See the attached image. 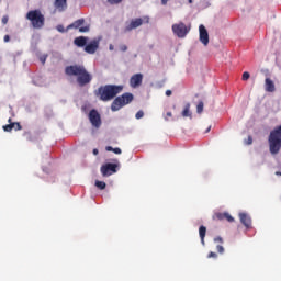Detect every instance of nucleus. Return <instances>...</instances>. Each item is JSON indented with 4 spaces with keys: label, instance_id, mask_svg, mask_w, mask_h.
I'll use <instances>...</instances> for the list:
<instances>
[{
    "label": "nucleus",
    "instance_id": "f257e3e1",
    "mask_svg": "<svg viewBox=\"0 0 281 281\" xmlns=\"http://www.w3.org/2000/svg\"><path fill=\"white\" fill-rule=\"evenodd\" d=\"M65 74L70 78H77V85H79V87H86V85H89L93 80V76H91L82 65L67 66Z\"/></svg>",
    "mask_w": 281,
    "mask_h": 281
},
{
    "label": "nucleus",
    "instance_id": "f03ea898",
    "mask_svg": "<svg viewBox=\"0 0 281 281\" xmlns=\"http://www.w3.org/2000/svg\"><path fill=\"white\" fill-rule=\"evenodd\" d=\"M122 91H124V86L105 85L94 90V95L99 98L101 102H111V100L115 99Z\"/></svg>",
    "mask_w": 281,
    "mask_h": 281
},
{
    "label": "nucleus",
    "instance_id": "7ed1b4c3",
    "mask_svg": "<svg viewBox=\"0 0 281 281\" xmlns=\"http://www.w3.org/2000/svg\"><path fill=\"white\" fill-rule=\"evenodd\" d=\"M27 21L31 22V25L35 30H41L45 25V15L41 12V10H31L26 13Z\"/></svg>",
    "mask_w": 281,
    "mask_h": 281
},
{
    "label": "nucleus",
    "instance_id": "20e7f679",
    "mask_svg": "<svg viewBox=\"0 0 281 281\" xmlns=\"http://www.w3.org/2000/svg\"><path fill=\"white\" fill-rule=\"evenodd\" d=\"M134 97L131 92H125L120 97H116L114 101L111 104V111H120L123 106H126V104H131L133 102Z\"/></svg>",
    "mask_w": 281,
    "mask_h": 281
},
{
    "label": "nucleus",
    "instance_id": "39448f33",
    "mask_svg": "<svg viewBox=\"0 0 281 281\" xmlns=\"http://www.w3.org/2000/svg\"><path fill=\"white\" fill-rule=\"evenodd\" d=\"M171 30L178 38H186L190 33V27L186 25L183 22L176 23L171 26Z\"/></svg>",
    "mask_w": 281,
    "mask_h": 281
},
{
    "label": "nucleus",
    "instance_id": "423d86ee",
    "mask_svg": "<svg viewBox=\"0 0 281 281\" xmlns=\"http://www.w3.org/2000/svg\"><path fill=\"white\" fill-rule=\"evenodd\" d=\"M144 23H150V18L145 15L143 18L133 19L130 24L125 26V32H131L133 30H137V27H142Z\"/></svg>",
    "mask_w": 281,
    "mask_h": 281
},
{
    "label": "nucleus",
    "instance_id": "0eeeda50",
    "mask_svg": "<svg viewBox=\"0 0 281 281\" xmlns=\"http://www.w3.org/2000/svg\"><path fill=\"white\" fill-rule=\"evenodd\" d=\"M82 25H85V19H79V20H76L70 25H68L67 30H79L81 34L89 32L90 30L89 25H86V26H82Z\"/></svg>",
    "mask_w": 281,
    "mask_h": 281
},
{
    "label": "nucleus",
    "instance_id": "6e6552de",
    "mask_svg": "<svg viewBox=\"0 0 281 281\" xmlns=\"http://www.w3.org/2000/svg\"><path fill=\"white\" fill-rule=\"evenodd\" d=\"M89 120L94 128H100V126H102V119L100 117L98 110H91L89 112Z\"/></svg>",
    "mask_w": 281,
    "mask_h": 281
},
{
    "label": "nucleus",
    "instance_id": "1a4fd4ad",
    "mask_svg": "<svg viewBox=\"0 0 281 281\" xmlns=\"http://www.w3.org/2000/svg\"><path fill=\"white\" fill-rule=\"evenodd\" d=\"M117 172V165L108 162L101 167L102 177H111Z\"/></svg>",
    "mask_w": 281,
    "mask_h": 281
},
{
    "label": "nucleus",
    "instance_id": "9d476101",
    "mask_svg": "<svg viewBox=\"0 0 281 281\" xmlns=\"http://www.w3.org/2000/svg\"><path fill=\"white\" fill-rule=\"evenodd\" d=\"M142 82H144V75H142L140 72L135 74L130 78V87H132V89H137L138 87H142Z\"/></svg>",
    "mask_w": 281,
    "mask_h": 281
},
{
    "label": "nucleus",
    "instance_id": "9b49d317",
    "mask_svg": "<svg viewBox=\"0 0 281 281\" xmlns=\"http://www.w3.org/2000/svg\"><path fill=\"white\" fill-rule=\"evenodd\" d=\"M199 32H200V42L202 45L207 47L210 45V34L207 33V29L203 24L199 26Z\"/></svg>",
    "mask_w": 281,
    "mask_h": 281
},
{
    "label": "nucleus",
    "instance_id": "f8f14e48",
    "mask_svg": "<svg viewBox=\"0 0 281 281\" xmlns=\"http://www.w3.org/2000/svg\"><path fill=\"white\" fill-rule=\"evenodd\" d=\"M99 47H100V42L97 40H93L91 43H89L85 46V53L86 54H95V52H98Z\"/></svg>",
    "mask_w": 281,
    "mask_h": 281
},
{
    "label": "nucleus",
    "instance_id": "ddd939ff",
    "mask_svg": "<svg viewBox=\"0 0 281 281\" xmlns=\"http://www.w3.org/2000/svg\"><path fill=\"white\" fill-rule=\"evenodd\" d=\"M239 221L247 227V229L251 227V217L247 213H239Z\"/></svg>",
    "mask_w": 281,
    "mask_h": 281
},
{
    "label": "nucleus",
    "instance_id": "4468645a",
    "mask_svg": "<svg viewBox=\"0 0 281 281\" xmlns=\"http://www.w3.org/2000/svg\"><path fill=\"white\" fill-rule=\"evenodd\" d=\"M54 5L59 12H65L67 10V0H55Z\"/></svg>",
    "mask_w": 281,
    "mask_h": 281
},
{
    "label": "nucleus",
    "instance_id": "2eb2a0df",
    "mask_svg": "<svg viewBox=\"0 0 281 281\" xmlns=\"http://www.w3.org/2000/svg\"><path fill=\"white\" fill-rule=\"evenodd\" d=\"M265 89L268 93H273V91H276V83H273V80L266 78Z\"/></svg>",
    "mask_w": 281,
    "mask_h": 281
},
{
    "label": "nucleus",
    "instance_id": "dca6fc26",
    "mask_svg": "<svg viewBox=\"0 0 281 281\" xmlns=\"http://www.w3.org/2000/svg\"><path fill=\"white\" fill-rule=\"evenodd\" d=\"M87 41H89L86 36H79L74 40V43L77 47H87Z\"/></svg>",
    "mask_w": 281,
    "mask_h": 281
},
{
    "label": "nucleus",
    "instance_id": "f3484780",
    "mask_svg": "<svg viewBox=\"0 0 281 281\" xmlns=\"http://www.w3.org/2000/svg\"><path fill=\"white\" fill-rule=\"evenodd\" d=\"M199 234L202 245H205V234H207V228L205 226H200Z\"/></svg>",
    "mask_w": 281,
    "mask_h": 281
},
{
    "label": "nucleus",
    "instance_id": "a211bd4d",
    "mask_svg": "<svg viewBox=\"0 0 281 281\" xmlns=\"http://www.w3.org/2000/svg\"><path fill=\"white\" fill-rule=\"evenodd\" d=\"M181 115H182V117H190V119H192V112L190 111V103H187L184 105V109H183Z\"/></svg>",
    "mask_w": 281,
    "mask_h": 281
},
{
    "label": "nucleus",
    "instance_id": "6ab92c4d",
    "mask_svg": "<svg viewBox=\"0 0 281 281\" xmlns=\"http://www.w3.org/2000/svg\"><path fill=\"white\" fill-rule=\"evenodd\" d=\"M105 150L108 153H114L115 155H122V149H120V147L113 148L112 146H106Z\"/></svg>",
    "mask_w": 281,
    "mask_h": 281
},
{
    "label": "nucleus",
    "instance_id": "aec40b11",
    "mask_svg": "<svg viewBox=\"0 0 281 281\" xmlns=\"http://www.w3.org/2000/svg\"><path fill=\"white\" fill-rule=\"evenodd\" d=\"M94 186L99 189V190H105L106 189V182L104 181H99L97 180Z\"/></svg>",
    "mask_w": 281,
    "mask_h": 281
},
{
    "label": "nucleus",
    "instance_id": "412c9836",
    "mask_svg": "<svg viewBox=\"0 0 281 281\" xmlns=\"http://www.w3.org/2000/svg\"><path fill=\"white\" fill-rule=\"evenodd\" d=\"M213 221H225V213H215L213 215Z\"/></svg>",
    "mask_w": 281,
    "mask_h": 281
},
{
    "label": "nucleus",
    "instance_id": "4be33fe9",
    "mask_svg": "<svg viewBox=\"0 0 281 281\" xmlns=\"http://www.w3.org/2000/svg\"><path fill=\"white\" fill-rule=\"evenodd\" d=\"M24 136L26 137L27 142H36V136L32 135L30 132H25Z\"/></svg>",
    "mask_w": 281,
    "mask_h": 281
},
{
    "label": "nucleus",
    "instance_id": "5701e85b",
    "mask_svg": "<svg viewBox=\"0 0 281 281\" xmlns=\"http://www.w3.org/2000/svg\"><path fill=\"white\" fill-rule=\"evenodd\" d=\"M12 128H14V123H10L3 126V131H5V133H11Z\"/></svg>",
    "mask_w": 281,
    "mask_h": 281
},
{
    "label": "nucleus",
    "instance_id": "b1692460",
    "mask_svg": "<svg viewBox=\"0 0 281 281\" xmlns=\"http://www.w3.org/2000/svg\"><path fill=\"white\" fill-rule=\"evenodd\" d=\"M196 113H203V101H200L196 105Z\"/></svg>",
    "mask_w": 281,
    "mask_h": 281
},
{
    "label": "nucleus",
    "instance_id": "393cba45",
    "mask_svg": "<svg viewBox=\"0 0 281 281\" xmlns=\"http://www.w3.org/2000/svg\"><path fill=\"white\" fill-rule=\"evenodd\" d=\"M56 30L57 32H61V33H65V32H69V30H65V26H63V24H59L56 26Z\"/></svg>",
    "mask_w": 281,
    "mask_h": 281
},
{
    "label": "nucleus",
    "instance_id": "a878e982",
    "mask_svg": "<svg viewBox=\"0 0 281 281\" xmlns=\"http://www.w3.org/2000/svg\"><path fill=\"white\" fill-rule=\"evenodd\" d=\"M224 220H227L228 223H234V217L229 213H225Z\"/></svg>",
    "mask_w": 281,
    "mask_h": 281
},
{
    "label": "nucleus",
    "instance_id": "bb28decb",
    "mask_svg": "<svg viewBox=\"0 0 281 281\" xmlns=\"http://www.w3.org/2000/svg\"><path fill=\"white\" fill-rule=\"evenodd\" d=\"M246 146H251L254 144V137L248 136V138L245 140Z\"/></svg>",
    "mask_w": 281,
    "mask_h": 281
},
{
    "label": "nucleus",
    "instance_id": "cd10ccee",
    "mask_svg": "<svg viewBox=\"0 0 281 281\" xmlns=\"http://www.w3.org/2000/svg\"><path fill=\"white\" fill-rule=\"evenodd\" d=\"M136 120H142V117H144V111L139 110L136 114H135Z\"/></svg>",
    "mask_w": 281,
    "mask_h": 281
},
{
    "label": "nucleus",
    "instance_id": "c85d7f7f",
    "mask_svg": "<svg viewBox=\"0 0 281 281\" xmlns=\"http://www.w3.org/2000/svg\"><path fill=\"white\" fill-rule=\"evenodd\" d=\"M108 3H110V5H117V3H122V0H108Z\"/></svg>",
    "mask_w": 281,
    "mask_h": 281
},
{
    "label": "nucleus",
    "instance_id": "c756f323",
    "mask_svg": "<svg viewBox=\"0 0 281 281\" xmlns=\"http://www.w3.org/2000/svg\"><path fill=\"white\" fill-rule=\"evenodd\" d=\"M250 78V75L248 71H245L241 76V80L247 81Z\"/></svg>",
    "mask_w": 281,
    "mask_h": 281
},
{
    "label": "nucleus",
    "instance_id": "7c9ffc66",
    "mask_svg": "<svg viewBox=\"0 0 281 281\" xmlns=\"http://www.w3.org/2000/svg\"><path fill=\"white\" fill-rule=\"evenodd\" d=\"M216 249H217L218 254H225V248L222 245H217Z\"/></svg>",
    "mask_w": 281,
    "mask_h": 281
},
{
    "label": "nucleus",
    "instance_id": "2f4dec72",
    "mask_svg": "<svg viewBox=\"0 0 281 281\" xmlns=\"http://www.w3.org/2000/svg\"><path fill=\"white\" fill-rule=\"evenodd\" d=\"M207 258L216 259V258H218V255L216 252H214V251H211V252H209Z\"/></svg>",
    "mask_w": 281,
    "mask_h": 281
},
{
    "label": "nucleus",
    "instance_id": "473e14b6",
    "mask_svg": "<svg viewBox=\"0 0 281 281\" xmlns=\"http://www.w3.org/2000/svg\"><path fill=\"white\" fill-rule=\"evenodd\" d=\"M14 124V131H21L23 126H21V123H13Z\"/></svg>",
    "mask_w": 281,
    "mask_h": 281
},
{
    "label": "nucleus",
    "instance_id": "72a5a7b5",
    "mask_svg": "<svg viewBox=\"0 0 281 281\" xmlns=\"http://www.w3.org/2000/svg\"><path fill=\"white\" fill-rule=\"evenodd\" d=\"M172 117V112H167L165 114V120L168 122V120H170Z\"/></svg>",
    "mask_w": 281,
    "mask_h": 281
},
{
    "label": "nucleus",
    "instance_id": "f704fd0d",
    "mask_svg": "<svg viewBox=\"0 0 281 281\" xmlns=\"http://www.w3.org/2000/svg\"><path fill=\"white\" fill-rule=\"evenodd\" d=\"M214 243H220V245H223V238L217 236L214 238Z\"/></svg>",
    "mask_w": 281,
    "mask_h": 281
},
{
    "label": "nucleus",
    "instance_id": "c9c22d12",
    "mask_svg": "<svg viewBox=\"0 0 281 281\" xmlns=\"http://www.w3.org/2000/svg\"><path fill=\"white\" fill-rule=\"evenodd\" d=\"M120 49H121V52H126V49H128V47H127L126 45H122V46L120 47Z\"/></svg>",
    "mask_w": 281,
    "mask_h": 281
},
{
    "label": "nucleus",
    "instance_id": "e433bc0d",
    "mask_svg": "<svg viewBox=\"0 0 281 281\" xmlns=\"http://www.w3.org/2000/svg\"><path fill=\"white\" fill-rule=\"evenodd\" d=\"M4 43H10V35H4Z\"/></svg>",
    "mask_w": 281,
    "mask_h": 281
},
{
    "label": "nucleus",
    "instance_id": "4c0bfd02",
    "mask_svg": "<svg viewBox=\"0 0 281 281\" xmlns=\"http://www.w3.org/2000/svg\"><path fill=\"white\" fill-rule=\"evenodd\" d=\"M168 1H170V0H161V4L162 5H168Z\"/></svg>",
    "mask_w": 281,
    "mask_h": 281
},
{
    "label": "nucleus",
    "instance_id": "58836bf2",
    "mask_svg": "<svg viewBox=\"0 0 281 281\" xmlns=\"http://www.w3.org/2000/svg\"><path fill=\"white\" fill-rule=\"evenodd\" d=\"M166 95H168V97L172 95V90H167Z\"/></svg>",
    "mask_w": 281,
    "mask_h": 281
},
{
    "label": "nucleus",
    "instance_id": "ea45409f",
    "mask_svg": "<svg viewBox=\"0 0 281 281\" xmlns=\"http://www.w3.org/2000/svg\"><path fill=\"white\" fill-rule=\"evenodd\" d=\"M2 23L5 25V23H8V18L7 16H4V18H2Z\"/></svg>",
    "mask_w": 281,
    "mask_h": 281
},
{
    "label": "nucleus",
    "instance_id": "a19ab883",
    "mask_svg": "<svg viewBox=\"0 0 281 281\" xmlns=\"http://www.w3.org/2000/svg\"><path fill=\"white\" fill-rule=\"evenodd\" d=\"M92 153H93V155H99L100 151L98 149H93Z\"/></svg>",
    "mask_w": 281,
    "mask_h": 281
},
{
    "label": "nucleus",
    "instance_id": "79ce46f5",
    "mask_svg": "<svg viewBox=\"0 0 281 281\" xmlns=\"http://www.w3.org/2000/svg\"><path fill=\"white\" fill-rule=\"evenodd\" d=\"M45 60H46L45 57H42V58H41V63H43V65H45Z\"/></svg>",
    "mask_w": 281,
    "mask_h": 281
},
{
    "label": "nucleus",
    "instance_id": "37998d69",
    "mask_svg": "<svg viewBox=\"0 0 281 281\" xmlns=\"http://www.w3.org/2000/svg\"><path fill=\"white\" fill-rule=\"evenodd\" d=\"M211 128H212V127H207L206 133H210Z\"/></svg>",
    "mask_w": 281,
    "mask_h": 281
},
{
    "label": "nucleus",
    "instance_id": "c03bdc74",
    "mask_svg": "<svg viewBox=\"0 0 281 281\" xmlns=\"http://www.w3.org/2000/svg\"><path fill=\"white\" fill-rule=\"evenodd\" d=\"M276 175H279L281 177V171H277Z\"/></svg>",
    "mask_w": 281,
    "mask_h": 281
},
{
    "label": "nucleus",
    "instance_id": "a18cd8bd",
    "mask_svg": "<svg viewBox=\"0 0 281 281\" xmlns=\"http://www.w3.org/2000/svg\"><path fill=\"white\" fill-rule=\"evenodd\" d=\"M188 1H189V3H193L194 0H188Z\"/></svg>",
    "mask_w": 281,
    "mask_h": 281
},
{
    "label": "nucleus",
    "instance_id": "49530a36",
    "mask_svg": "<svg viewBox=\"0 0 281 281\" xmlns=\"http://www.w3.org/2000/svg\"><path fill=\"white\" fill-rule=\"evenodd\" d=\"M9 122H12V119H9Z\"/></svg>",
    "mask_w": 281,
    "mask_h": 281
}]
</instances>
